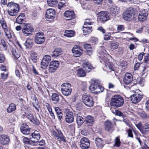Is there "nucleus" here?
<instances>
[{
	"label": "nucleus",
	"instance_id": "obj_1",
	"mask_svg": "<svg viewBox=\"0 0 149 149\" xmlns=\"http://www.w3.org/2000/svg\"><path fill=\"white\" fill-rule=\"evenodd\" d=\"M124 103V100L120 96H114L111 99L110 105L114 107H119L122 106Z\"/></svg>",
	"mask_w": 149,
	"mask_h": 149
},
{
	"label": "nucleus",
	"instance_id": "obj_2",
	"mask_svg": "<svg viewBox=\"0 0 149 149\" xmlns=\"http://www.w3.org/2000/svg\"><path fill=\"white\" fill-rule=\"evenodd\" d=\"M134 13L132 8H130L127 9L123 13V17L125 21L130 22L134 18Z\"/></svg>",
	"mask_w": 149,
	"mask_h": 149
},
{
	"label": "nucleus",
	"instance_id": "obj_3",
	"mask_svg": "<svg viewBox=\"0 0 149 149\" xmlns=\"http://www.w3.org/2000/svg\"><path fill=\"white\" fill-rule=\"evenodd\" d=\"M22 27V32L25 36H31L32 33L34 31V29L29 24H23Z\"/></svg>",
	"mask_w": 149,
	"mask_h": 149
},
{
	"label": "nucleus",
	"instance_id": "obj_4",
	"mask_svg": "<svg viewBox=\"0 0 149 149\" xmlns=\"http://www.w3.org/2000/svg\"><path fill=\"white\" fill-rule=\"evenodd\" d=\"M91 90H96V92L100 93L102 92L104 90L103 86L100 85V83L98 80H94L92 83L89 87Z\"/></svg>",
	"mask_w": 149,
	"mask_h": 149
},
{
	"label": "nucleus",
	"instance_id": "obj_5",
	"mask_svg": "<svg viewBox=\"0 0 149 149\" xmlns=\"http://www.w3.org/2000/svg\"><path fill=\"white\" fill-rule=\"evenodd\" d=\"M82 100L83 102L88 107H91L94 104V102L92 97L88 94H83L82 96Z\"/></svg>",
	"mask_w": 149,
	"mask_h": 149
},
{
	"label": "nucleus",
	"instance_id": "obj_6",
	"mask_svg": "<svg viewBox=\"0 0 149 149\" xmlns=\"http://www.w3.org/2000/svg\"><path fill=\"white\" fill-rule=\"evenodd\" d=\"M35 41L36 43L38 44H42L45 40V38L42 32L37 33L35 35Z\"/></svg>",
	"mask_w": 149,
	"mask_h": 149
},
{
	"label": "nucleus",
	"instance_id": "obj_7",
	"mask_svg": "<svg viewBox=\"0 0 149 149\" xmlns=\"http://www.w3.org/2000/svg\"><path fill=\"white\" fill-rule=\"evenodd\" d=\"M99 19L101 22H105L109 19V15L107 11H101L98 14Z\"/></svg>",
	"mask_w": 149,
	"mask_h": 149
},
{
	"label": "nucleus",
	"instance_id": "obj_8",
	"mask_svg": "<svg viewBox=\"0 0 149 149\" xmlns=\"http://www.w3.org/2000/svg\"><path fill=\"white\" fill-rule=\"evenodd\" d=\"M51 60V57L49 55L44 56L41 63V68L43 69L45 68L48 65Z\"/></svg>",
	"mask_w": 149,
	"mask_h": 149
},
{
	"label": "nucleus",
	"instance_id": "obj_9",
	"mask_svg": "<svg viewBox=\"0 0 149 149\" xmlns=\"http://www.w3.org/2000/svg\"><path fill=\"white\" fill-rule=\"evenodd\" d=\"M75 114L72 111H68L66 113L65 119V121L68 123H72L74 120V117Z\"/></svg>",
	"mask_w": 149,
	"mask_h": 149
},
{
	"label": "nucleus",
	"instance_id": "obj_10",
	"mask_svg": "<svg viewBox=\"0 0 149 149\" xmlns=\"http://www.w3.org/2000/svg\"><path fill=\"white\" fill-rule=\"evenodd\" d=\"M59 65V62L58 61H51L49 65V72L51 73L54 72L58 67Z\"/></svg>",
	"mask_w": 149,
	"mask_h": 149
},
{
	"label": "nucleus",
	"instance_id": "obj_11",
	"mask_svg": "<svg viewBox=\"0 0 149 149\" xmlns=\"http://www.w3.org/2000/svg\"><path fill=\"white\" fill-rule=\"evenodd\" d=\"M80 143V146L83 149H88L89 147L90 143L89 140L86 137L82 138Z\"/></svg>",
	"mask_w": 149,
	"mask_h": 149
},
{
	"label": "nucleus",
	"instance_id": "obj_12",
	"mask_svg": "<svg viewBox=\"0 0 149 149\" xmlns=\"http://www.w3.org/2000/svg\"><path fill=\"white\" fill-rule=\"evenodd\" d=\"M143 97V95L135 93L134 94L130 97L131 100L134 104L139 102Z\"/></svg>",
	"mask_w": 149,
	"mask_h": 149
},
{
	"label": "nucleus",
	"instance_id": "obj_13",
	"mask_svg": "<svg viewBox=\"0 0 149 149\" xmlns=\"http://www.w3.org/2000/svg\"><path fill=\"white\" fill-rule=\"evenodd\" d=\"M57 132L53 130L52 132V134L53 135L56 137L58 140L60 141H63L65 142V140L64 139L63 135L61 131L58 130H56Z\"/></svg>",
	"mask_w": 149,
	"mask_h": 149
},
{
	"label": "nucleus",
	"instance_id": "obj_14",
	"mask_svg": "<svg viewBox=\"0 0 149 149\" xmlns=\"http://www.w3.org/2000/svg\"><path fill=\"white\" fill-rule=\"evenodd\" d=\"M31 137L30 138L31 141L33 143L38 142V141L40 139V137L39 132L36 130L34 131L32 133L31 135Z\"/></svg>",
	"mask_w": 149,
	"mask_h": 149
},
{
	"label": "nucleus",
	"instance_id": "obj_15",
	"mask_svg": "<svg viewBox=\"0 0 149 149\" xmlns=\"http://www.w3.org/2000/svg\"><path fill=\"white\" fill-rule=\"evenodd\" d=\"M105 130L111 133L114 130V127L112 124L109 120H107L104 123Z\"/></svg>",
	"mask_w": 149,
	"mask_h": 149
},
{
	"label": "nucleus",
	"instance_id": "obj_16",
	"mask_svg": "<svg viewBox=\"0 0 149 149\" xmlns=\"http://www.w3.org/2000/svg\"><path fill=\"white\" fill-rule=\"evenodd\" d=\"M148 14V11L146 10H144L143 11H142L139 13L138 15L139 20L140 21H144L146 19Z\"/></svg>",
	"mask_w": 149,
	"mask_h": 149
},
{
	"label": "nucleus",
	"instance_id": "obj_17",
	"mask_svg": "<svg viewBox=\"0 0 149 149\" xmlns=\"http://www.w3.org/2000/svg\"><path fill=\"white\" fill-rule=\"evenodd\" d=\"M132 77L131 74L126 73L124 76L123 81L127 85L130 84L132 81Z\"/></svg>",
	"mask_w": 149,
	"mask_h": 149
},
{
	"label": "nucleus",
	"instance_id": "obj_18",
	"mask_svg": "<svg viewBox=\"0 0 149 149\" xmlns=\"http://www.w3.org/2000/svg\"><path fill=\"white\" fill-rule=\"evenodd\" d=\"M10 141L9 137L5 135H0V143L3 145H6Z\"/></svg>",
	"mask_w": 149,
	"mask_h": 149
},
{
	"label": "nucleus",
	"instance_id": "obj_19",
	"mask_svg": "<svg viewBox=\"0 0 149 149\" xmlns=\"http://www.w3.org/2000/svg\"><path fill=\"white\" fill-rule=\"evenodd\" d=\"M55 11L52 9L47 10L46 13V17L49 19H53L54 18Z\"/></svg>",
	"mask_w": 149,
	"mask_h": 149
},
{
	"label": "nucleus",
	"instance_id": "obj_20",
	"mask_svg": "<svg viewBox=\"0 0 149 149\" xmlns=\"http://www.w3.org/2000/svg\"><path fill=\"white\" fill-rule=\"evenodd\" d=\"M20 129L21 132L23 134L26 135L29 134L30 130V129L28 126L25 124H22Z\"/></svg>",
	"mask_w": 149,
	"mask_h": 149
},
{
	"label": "nucleus",
	"instance_id": "obj_21",
	"mask_svg": "<svg viewBox=\"0 0 149 149\" xmlns=\"http://www.w3.org/2000/svg\"><path fill=\"white\" fill-rule=\"evenodd\" d=\"M64 14L65 17L67 18V19L68 20H71L75 17L74 13L73 11H66Z\"/></svg>",
	"mask_w": 149,
	"mask_h": 149
},
{
	"label": "nucleus",
	"instance_id": "obj_22",
	"mask_svg": "<svg viewBox=\"0 0 149 149\" xmlns=\"http://www.w3.org/2000/svg\"><path fill=\"white\" fill-rule=\"evenodd\" d=\"M61 96L56 93H53L51 96V99L53 103L57 104L58 103L60 100Z\"/></svg>",
	"mask_w": 149,
	"mask_h": 149
},
{
	"label": "nucleus",
	"instance_id": "obj_23",
	"mask_svg": "<svg viewBox=\"0 0 149 149\" xmlns=\"http://www.w3.org/2000/svg\"><path fill=\"white\" fill-rule=\"evenodd\" d=\"M7 6L8 8V10H11V11L13 10H19V5L15 3L12 2H9L8 3Z\"/></svg>",
	"mask_w": 149,
	"mask_h": 149
},
{
	"label": "nucleus",
	"instance_id": "obj_24",
	"mask_svg": "<svg viewBox=\"0 0 149 149\" xmlns=\"http://www.w3.org/2000/svg\"><path fill=\"white\" fill-rule=\"evenodd\" d=\"M62 50L61 48H58L55 49L52 53V56L53 57H56L62 54Z\"/></svg>",
	"mask_w": 149,
	"mask_h": 149
},
{
	"label": "nucleus",
	"instance_id": "obj_25",
	"mask_svg": "<svg viewBox=\"0 0 149 149\" xmlns=\"http://www.w3.org/2000/svg\"><path fill=\"white\" fill-rule=\"evenodd\" d=\"M83 29L84 34L85 36H86L88 34L90 33L92 31V27L89 26L84 25Z\"/></svg>",
	"mask_w": 149,
	"mask_h": 149
},
{
	"label": "nucleus",
	"instance_id": "obj_26",
	"mask_svg": "<svg viewBox=\"0 0 149 149\" xmlns=\"http://www.w3.org/2000/svg\"><path fill=\"white\" fill-rule=\"evenodd\" d=\"M92 68V66L90 63L86 62L83 64V69L86 72H90Z\"/></svg>",
	"mask_w": 149,
	"mask_h": 149
},
{
	"label": "nucleus",
	"instance_id": "obj_27",
	"mask_svg": "<svg viewBox=\"0 0 149 149\" xmlns=\"http://www.w3.org/2000/svg\"><path fill=\"white\" fill-rule=\"evenodd\" d=\"M120 8L117 6H114L110 8V10L111 13L115 15H116L120 12Z\"/></svg>",
	"mask_w": 149,
	"mask_h": 149
},
{
	"label": "nucleus",
	"instance_id": "obj_28",
	"mask_svg": "<svg viewBox=\"0 0 149 149\" xmlns=\"http://www.w3.org/2000/svg\"><path fill=\"white\" fill-rule=\"evenodd\" d=\"M85 118L80 116V114L77 115L76 121L78 125H81L85 121Z\"/></svg>",
	"mask_w": 149,
	"mask_h": 149
},
{
	"label": "nucleus",
	"instance_id": "obj_29",
	"mask_svg": "<svg viewBox=\"0 0 149 149\" xmlns=\"http://www.w3.org/2000/svg\"><path fill=\"white\" fill-rule=\"evenodd\" d=\"M86 123V125L90 126H92L94 120L93 118L90 116H87L85 118Z\"/></svg>",
	"mask_w": 149,
	"mask_h": 149
},
{
	"label": "nucleus",
	"instance_id": "obj_30",
	"mask_svg": "<svg viewBox=\"0 0 149 149\" xmlns=\"http://www.w3.org/2000/svg\"><path fill=\"white\" fill-rule=\"evenodd\" d=\"M32 39L30 37L28 38L24 43V45L26 48H31L33 45Z\"/></svg>",
	"mask_w": 149,
	"mask_h": 149
},
{
	"label": "nucleus",
	"instance_id": "obj_31",
	"mask_svg": "<svg viewBox=\"0 0 149 149\" xmlns=\"http://www.w3.org/2000/svg\"><path fill=\"white\" fill-rule=\"evenodd\" d=\"M16 109V106L13 103H11L10 104L8 107L7 109V111L8 113L12 112Z\"/></svg>",
	"mask_w": 149,
	"mask_h": 149
},
{
	"label": "nucleus",
	"instance_id": "obj_32",
	"mask_svg": "<svg viewBox=\"0 0 149 149\" xmlns=\"http://www.w3.org/2000/svg\"><path fill=\"white\" fill-rule=\"evenodd\" d=\"M55 110L58 118L59 120H61L63 118V114L61 110L58 107H57L55 108Z\"/></svg>",
	"mask_w": 149,
	"mask_h": 149
},
{
	"label": "nucleus",
	"instance_id": "obj_33",
	"mask_svg": "<svg viewBox=\"0 0 149 149\" xmlns=\"http://www.w3.org/2000/svg\"><path fill=\"white\" fill-rule=\"evenodd\" d=\"M95 143L97 147H102L103 146V141L102 139L99 137L96 138L95 140Z\"/></svg>",
	"mask_w": 149,
	"mask_h": 149
},
{
	"label": "nucleus",
	"instance_id": "obj_34",
	"mask_svg": "<svg viewBox=\"0 0 149 149\" xmlns=\"http://www.w3.org/2000/svg\"><path fill=\"white\" fill-rule=\"evenodd\" d=\"M47 1L48 6L51 7L55 6L58 3L57 0H47Z\"/></svg>",
	"mask_w": 149,
	"mask_h": 149
},
{
	"label": "nucleus",
	"instance_id": "obj_35",
	"mask_svg": "<svg viewBox=\"0 0 149 149\" xmlns=\"http://www.w3.org/2000/svg\"><path fill=\"white\" fill-rule=\"evenodd\" d=\"M63 94L65 96H68L70 94L72 89L70 88L64 89L61 90Z\"/></svg>",
	"mask_w": 149,
	"mask_h": 149
},
{
	"label": "nucleus",
	"instance_id": "obj_36",
	"mask_svg": "<svg viewBox=\"0 0 149 149\" xmlns=\"http://www.w3.org/2000/svg\"><path fill=\"white\" fill-rule=\"evenodd\" d=\"M74 32L72 31L66 30L65 32L64 35L68 37H71L74 36Z\"/></svg>",
	"mask_w": 149,
	"mask_h": 149
},
{
	"label": "nucleus",
	"instance_id": "obj_37",
	"mask_svg": "<svg viewBox=\"0 0 149 149\" xmlns=\"http://www.w3.org/2000/svg\"><path fill=\"white\" fill-rule=\"evenodd\" d=\"M141 133L144 134H146L149 133V127L146 124L143 127V129Z\"/></svg>",
	"mask_w": 149,
	"mask_h": 149
},
{
	"label": "nucleus",
	"instance_id": "obj_38",
	"mask_svg": "<svg viewBox=\"0 0 149 149\" xmlns=\"http://www.w3.org/2000/svg\"><path fill=\"white\" fill-rule=\"evenodd\" d=\"M77 74L80 77H83L85 76L86 72L83 69H79L77 70Z\"/></svg>",
	"mask_w": 149,
	"mask_h": 149
},
{
	"label": "nucleus",
	"instance_id": "obj_39",
	"mask_svg": "<svg viewBox=\"0 0 149 149\" xmlns=\"http://www.w3.org/2000/svg\"><path fill=\"white\" fill-rule=\"evenodd\" d=\"M71 85L69 83H63L61 86V90L64 89L70 88Z\"/></svg>",
	"mask_w": 149,
	"mask_h": 149
},
{
	"label": "nucleus",
	"instance_id": "obj_40",
	"mask_svg": "<svg viewBox=\"0 0 149 149\" xmlns=\"http://www.w3.org/2000/svg\"><path fill=\"white\" fill-rule=\"evenodd\" d=\"M19 10H13L11 11V10H8V13L10 15L12 16H14L17 15Z\"/></svg>",
	"mask_w": 149,
	"mask_h": 149
},
{
	"label": "nucleus",
	"instance_id": "obj_41",
	"mask_svg": "<svg viewBox=\"0 0 149 149\" xmlns=\"http://www.w3.org/2000/svg\"><path fill=\"white\" fill-rule=\"evenodd\" d=\"M111 48L113 49H117L118 46V43L117 42H112L110 43Z\"/></svg>",
	"mask_w": 149,
	"mask_h": 149
},
{
	"label": "nucleus",
	"instance_id": "obj_42",
	"mask_svg": "<svg viewBox=\"0 0 149 149\" xmlns=\"http://www.w3.org/2000/svg\"><path fill=\"white\" fill-rule=\"evenodd\" d=\"M121 142L120 141L119 137H117L116 138L115 140V143L113 146H116L119 147L120 145Z\"/></svg>",
	"mask_w": 149,
	"mask_h": 149
},
{
	"label": "nucleus",
	"instance_id": "obj_43",
	"mask_svg": "<svg viewBox=\"0 0 149 149\" xmlns=\"http://www.w3.org/2000/svg\"><path fill=\"white\" fill-rule=\"evenodd\" d=\"M72 52L74 56L77 57L80 56L82 54V52L79 51L78 50L75 51L73 50L72 51Z\"/></svg>",
	"mask_w": 149,
	"mask_h": 149
},
{
	"label": "nucleus",
	"instance_id": "obj_44",
	"mask_svg": "<svg viewBox=\"0 0 149 149\" xmlns=\"http://www.w3.org/2000/svg\"><path fill=\"white\" fill-rule=\"evenodd\" d=\"M105 65L107 68H108L110 70V71H114V69L112 64L109 63H106Z\"/></svg>",
	"mask_w": 149,
	"mask_h": 149
},
{
	"label": "nucleus",
	"instance_id": "obj_45",
	"mask_svg": "<svg viewBox=\"0 0 149 149\" xmlns=\"http://www.w3.org/2000/svg\"><path fill=\"white\" fill-rule=\"evenodd\" d=\"M1 24V26L5 29H7V26L6 24L5 21L4 20V19L2 18V19L0 21Z\"/></svg>",
	"mask_w": 149,
	"mask_h": 149
},
{
	"label": "nucleus",
	"instance_id": "obj_46",
	"mask_svg": "<svg viewBox=\"0 0 149 149\" xmlns=\"http://www.w3.org/2000/svg\"><path fill=\"white\" fill-rule=\"evenodd\" d=\"M93 23V22L90 19H87L85 22L84 25L89 26L92 25Z\"/></svg>",
	"mask_w": 149,
	"mask_h": 149
},
{
	"label": "nucleus",
	"instance_id": "obj_47",
	"mask_svg": "<svg viewBox=\"0 0 149 149\" xmlns=\"http://www.w3.org/2000/svg\"><path fill=\"white\" fill-rule=\"evenodd\" d=\"M99 57L101 59L100 60V62L102 63H105V61L106 60V58L102 54H101V55L100 56H99Z\"/></svg>",
	"mask_w": 149,
	"mask_h": 149
},
{
	"label": "nucleus",
	"instance_id": "obj_48",
	"mask_svg": "<svg viewBox=\"0 0 149 149\" xmlns=\"http://www.w3.org/2000/svg\"><path fill=\"white\" fill-rule=\"evenodd\" d=\"M12 53L13 56L16 59H17L20 56V55L19 53H17L15 50L13 51Z\"/></svg>",
	"mask_w": 149,
	"mask_h": 149
},
{
	"label": "nucleus",
	"instance_id": "obj_49",
	"mask_svg": "<svg viewBox=\"0 0 149 149\" xmlns=\"http://www.w3.org/2000/svg\"><path fill=\"white\" fill-rule=\"evenodd\" d=\"M23 143L25 144H31V142L29 141V139L27 138L24 137L22 139Z\"/></svg>",
	"mask_w": 149,
	"mask_h": 149
},
{
	"label": "nucleus",
	"instance_id": "obj_50",
	"mask_svg": "<svg viewBox=\"0 0 149 149\" xmlns=\"http://www.w3.org/2000/svg\"><path fill=\"white\" fill-rule=\"evenodd\" d=\"M136 126L137 127L138 129L140 130L141 132L142 130L143 127L142 124L141 122H140L138 123L135 124Z\"/></svg>",
	"mask_w": 149,
	"mask_h": 149
},
{
	"label": "nucleus",
	"instance_id": "obj_51",
	"mask_svg": "<svg viewBox=\"0 0 149 149\" xmlns=\"http://www.w3.org/2000/svg\"><path fill=\"white\" fill-rule=\"evenodd\" d=\"M20 18V16H18L16 19V22L17 23L22 25V24H23L22 23V22L24 19L21 18Z\"/></svg>",
	"mask_w": 149,
	"mask_h": 149
},
{
	"label": "nucleus",
	"instance_id": "obj_52",
	"mask_svg": "<svg viewBox=\"0 0 149 149\" xmlns=\"http://www.w3.org/2000/svg\"><path fill=\"white\" fill-rule=\"evenodd\" d=\"M127 132L128 136L131 138H133V136L132 130L131 129H129L127 131Z\"/></svg>",
	"mask_w": 149,
	"mask_h": 149
},
{
	"label": "nucleus",
	"instance_id": "obj_53",
	"mask_svg": "<svg viewBox=\"0 0 149 149\" xmlns=\"http://www.w3.org/2000/svg\"><path fill=\"white\" fill-rule=\"evenodd\" d=\"M124 27L123 25H119L117 27V30L118 31L120 32L124 30Z\"/></svg>",
	"mask_w": 149,
	"mask_h": 149
},
{
	"label": "nucleus",
	"instance_id": "obj_54",
	"mask_svg": "<svg viewBox=\"0 0 149 149\" xmlns=\"http://www.w3.org/2000/svg\"><path fill=\"white\" fill-rule=\"evenodd\" d=\"M33 122V123H35L36 125H38L40 124V122L39 120L36 117H33L32 119Z\"/></svg>",
	"mask_w": 149,
	"mask_h": 149
},
{
	"label": "nucleus",
	"instance_id": "obj_55",
	"mask_svg": "<svg viewBox=\"0 0 149 149\" xmlns=\"http://www.w3.org/2000/svg\"><path fill=\"white\" fill-rule=\"evenodd\" d=\"M84 47L86 50L91 49V46L88 44H86L84 45Z\"/></svg>",
	"mask_w": 149,
	"mask_h": 149
},
{
	"label": "nucleus",
	"instance_id": "obj_56",
	"mask_svg": "<svg viewBox=\"0 0 149 149\" xmlns=\"http://www.w3.org/2000/svg\"><path fill=\"white\" fill-rule=\"evenodd\" d=\"M115 114L116 115L120 117H121L123 118L124 116L122 112L118 110H117Z\"/></svg>",
	"mask_w": 149,
	"mask_h": 149
},
{
	"label": "nucleus",
	"instance_id": "obj_57",
	"mask_svg": "<svg viewBox=\"0 0 149 149\" xmlns=\"http://www.w3.org/2000/svg\"><path fill=\"white\" fill-rule=\"evenodd\" d=\"M123 122L126 124V125L128 127H131L132 124L129 120L124 119L123 120Z\"/></svg>",
	"mask_w": 149,
	"mask_h": 149
},
{
	"label": "nucleus",
	"instance_id": "obj_58",
	"mask_svg": "<svg viewBox=\"0 0 149 149\" xmlns=\"http://www.w3.org/2000/svg\"><path fill=\"white\" fill-rule=\"evenodd\" d=\"M139 115L143 118L147 117L146 113L144 112H142L139 113Z\"/></svg>",
	"mask_w": 149,
	"mask_h": 149
},
{
	"label": "nucleus",
	"instance_id": "obj_59",
	"mask_svg": "<svg viewBox=\"0 0 149 149\" xmlns=\"http://www.w3.org/2000/svg\"><path fill=\"white\" fill-rule=\"evenodd\" d=\"M111 36V34L110 33H108L107 34L105 35L104 37V40H108L110 39Z\"/></svg>",
	"mask_w": 149,
	"mask_h": 149
},
{
	"label": "nucleus",
	"instance_id": "obj_60",
	"mask_svg": "<svg viewBox=\"0 0 149 149\" xmlns=\"http://www.w3.org/2000/svg\"><path fill=\"white\" fill-rule=\"evenodd\" d=\"M78 49L80 50H81L82 49H81V47L80 46L78 45H75L74 46L72 49V51H73V50H77Z\"/></svg>",
	"mask_w": 149,
	"mask_h": 149
},
{
	"label": "nucleus",
	"instance_id": "obj_61",
	"mask_svg": "<svg viewBox=\"0 0 149 149\" xmlns=\"http://www.w3.org/2000/svg\"><path fill=\"white\" fill-rule=\"evenodd\" d=\"M81 133L84 136H87L88 134V133L87 130L83 129L81 131Z\"/></svg>",
	"mask_w": 149,
	"mask_h": 149
},
{
	"label": "nucleus",
	"instance_id": "obj_62",
	"mask_svg": "<svg viewBox=\"0 0 149 149\" xmlns=\"http://www.w3.org/2000/svg\"><path fill=\"white\" fill-rule=\"evenodd\" d=\"M5 60V57L2 54H0V63H3Z\"/></svg>",
	"mask_w": 149,
	"mask_h": 149
},
{
	"label": "nucleus",
	"instance_id": "obj_63",
	"mask_svg": "<svg viewBox=\"0 0 149 149\" xmlns=\"http://www.w3.org/2000/svg\"><path fill=\"white\" fill-rule=\"evenodd\" d=\"M144 79L143 78H142L140 79L139 84L141 85V86H143L144 85Z\"/></svg>",
	"mask_w": 149,
	"mask_h": 149
},
{
	"label": "nucleus",
	"instance_id": "obj_64",
	"mask_svg": "<svg viewBox=\"0 0 149 149\" xmlns=\"http://www.w3.org/2000/svg\"><path fill=\"white\" fill-rule=\"evenodd\" d=\"M36 143H37L40 146H42L45 143V141L44 140H42L40 141H38V142H36Z\"/></svg>",
	"mask_w": 149,
	"mask_h": 149
}]
</instances>
